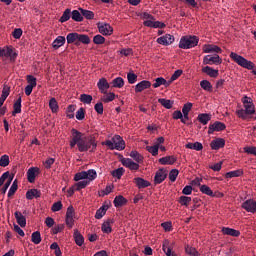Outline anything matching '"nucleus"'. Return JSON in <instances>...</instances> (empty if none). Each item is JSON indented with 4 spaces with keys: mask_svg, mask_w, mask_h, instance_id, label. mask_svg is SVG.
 Masks as SVG:
<instances>
[{
    "mask_svg": "<svg viewBox=\"0 0 256 256\" xmlns=\"http://www.w3.org/2000/svg\"><path fill=\"white\" fill-rule=\"evenodd\" d=\"M69 19H71V9L68 8L63 12L62 16L59 19V22L65 23L66 21H69Z\"/></svg>",
    "mask_w": 256,
    "mask_h": 256,
    "instance_id": "c03bdc74",
    "label": "nucleus"
},
{
    "mask_svg": "<svg viewBox=\"0 0 256 256\" xmlns=\"http://www.w3.org/2000/svg\"><path fill=\"white\" fill-rule=\"evenodd\" d=\"M244 153H247L248 155H255L256 157V147L255 146L244 147Z\"/></svg>",
    "mask_w": 256,
    "mask_h": 256,
    "instance_id": "774afa93",
    "label": "nucleus"
},
{
    "mask_svg": "<svg viewBox=\"0 0 256 256\" xmlns=\"http://www.w3.org/2000/svg\"><path fill=\"white\" fill-rule=\"evenodd\" d=\"M125 205H127V200L125 197H123V195H119L114 198L115 207H123Z\"/></svg>",
    "mask_w": 256,
    "mask_h": 256,
    "instance_id": "c85d7f7f",
    "label": "nucleus"
},
{
    "mask_svg": "<svg viewBox=\"0 0 256 256\" xmlns=\"http://www.w3.org/2000/svg\"><path fill=\"white\" fill-rule=\"evenodd\" d=\"M162 249L167 256H175V252L171 253L173 251V243L171 244L169 240H164Z\"/></svg>",
    "mask_w": 256,
    "mask_h": 256,
    "instance_id": "6ab92c4d",
    "label": "nucleus"
},
{
    "mask_svg": "<svg viewBox=\"0 0 256 256\" xmlns=\"http://www.w3.org/2000/svg\"><path fill=\"white\" fill-rule=\"evenodd\" d=\"M185 251L187 253V255H191V256H201V254H199V251H197V249L195 247H191L189 245H187L185 247Z\"/></svg>",
    "mask_w": 256,
    "mask_h": 256,
    "instance_id": "09e8293b",
    "label": "nucleus"
},
{
    "mask_svg": "<svg viewBox=\"0 0 256 256\" xmlns=\"http://www.w3.org/2000/svg\"><path fill=\"white\" fill-rule=\"evenodd\" d=\"M120 161L122 165L130 169V171H139V163H135L131 158H122Z\"/></svg>",
    "mask_w": 256,
    "mask_h": 256,
    "instance_id": "1a4fd4ad",
    "label": "nucleus"
},
{
    "mask_svg": "<svg viewBox=\"0 0 256 256\" xmlns=\"http://www.w3.org/2000/svg\"><path fill=\"white\" fill-rule=\"evenodd\" d=\"M74 241L78 247L83 246L85 243V238L83 237V234L79 232L77 229L74 230Z\"/></svg>",
    "mask_w": 256,
    "mask_h": 256,
    "instance_id": "393cba45",
    "label": "nucleus"
},
{
    "mask_svg": "<svg viewBox=\"0 0 256 256\" xmlns=\"http://www.w3.org/2000/svg\"><path fill=\"white\" fill-rule=\"evenodd\" d=\"M72 139L70 140V147L73 149L75 145H77L80 153H85V151H89L92 148V151L97 149V141L95 140V136L90 135L88 137H83V134L79 132L77 129L73 128Z\"/></svg>",
    "mask_w": 256,
    "mask_h": 256,
    "instance_id": "f257e3e1",
    "label": "nucleus"
},
{
    "mask_svg": "<svg viewBox=\"0 0 256 256\" xmlns=\"http://www.w3.org/2000/svg\"><path fill=\"white\" fill-rule=\"evenodd\" d=\"M225 129H227L225 123L216 121L213 124L209 125L208 135H212V133H215V131H225Z\"/></svg>",
    "mask_w": 256,
    "mask_h": 256,
    "instance_id": "0eeeda50",
    "label": "nucleus"
},
{
    "mask_svg": "<svg viewBox=\"0 0 256 256\" xmlns=\"http://www.w3.org/2000/svg\"><path fill=\"white\" fill-rule=\"evenodd\" d=\"M93 43H94V45H103V43H105V37L98 34L93 37Z\"/></svg>",
    "mask_w": 256,
    "mask_h": 256,
    "instance_id": "4d7b16f0",
    "label": "nucleus"
},
{
    "mask_svg": "<svg viewBox=\"0 0 256 256\" xmlns=\"http://www.w3.org/2000/svg\"><path fill=\"white\" fill-rule=\"evenodd\" d=\"M177 162V157L175 156H165L159 159L161 165H174Z\"/></svg>",
    "mask_w": 256,
    "mask_h": 256,
    "instance_id": "5701e85b",
    "label": "nucleus"
},
{
    "mask_svg": "<svg viewBox=\"0 0 256 256\" xmlns=\"http://www.w3.org/2000/svg\"><path fill=\"white\" fill-rule=\"evenodd\" d=\"M79 11L81 13V15L83 17H85V19H94L95 18V13H93V11H90V10H85L83 8H79Z\"/></svg>",
    "mask_w": 256,
    "mask_h": 256,
    "instance_id": "e433bc0d",
    "label": "nucleus"
},
{
    "mask_svg": "<svg viewBox=\"0 0 256 256\" xmlns=\"http://www.w3.org/2000/svg\"><path fill=\"white\" fill-rule=\"evenodd\" d=\"M151 87V82L149 80H143L135 86V93H142L145 89Z\"/></svg>",
    "mask_w": 256,
    "mask_h": 256,
    "instance_id": "a211bd4d",
    "label": "nucleus"
},
{
    "mask_svg": "<svg viewBox=\"0 0 256 256\" xmlns=\"http://www.w3.org/2000/svg\"><path fill=\"white\" fill-rule=\"evenodd\" d=\"M202 73H206V75H209V77H219V70H215L209 66L203 67L202 68Z\"/></svg>",
    "mask_w": 256,
    "mask_h": 256,
    "instance_id": "a878e982",
    "label": "nucleus"
},
{
    "mask_svg": "<svg viewBox=\"0 0 256 256\" xmlns=\"http://www.w3.org/2000/svg\"><path fill=\"white\" fill-rule=\"evenodd\" d=\"M97 87L100 93H103V95H105L107 94V90L109 89L110 85L106 78H101L97 83Z\"/></svg>",
    "mask_w": 256,
    "mask_h": 256,
    "instance_id": "dca6fc26",
    "label": "nucleus"
},
{
    "mask_svg": "<svg viewBox=\"0 0 256 256\" xmlns=\"http://www.w3.org/2000/svg\"><path fill=\"white\" fill-rule=\"evenodd\" d=\"M39 175V168L38 167H32L28 169L27 172V179L29 183H35V179Z\"/></svg>",
    "mask_w": 256,
    "mask_h": 256,
    "instance_id": "f3484780",
    "label": "nucleus"
},
{
    "mask_svg": "<svg viewBox=\"0 0 256 256\" xmlns=\"http://www.w3.org/2000/svg\"><path fill=\"white\" fill-rule=\"evenodd\" d=\"M230 57L235 63H237V65L243 67V69H248L249 71L255 69V63L245 59V57L235 52H231Z\"/></svg>",
    "mask_w": 256,
    "mask_h": 256,
    "instance_id": "20e7f679",
    "label": "nucleus"
},
{
    "mask_svg": "<svg viewBox=\"0 0 256 256\" xmlns=\"http://www.w3.org/2000/svg\"><path fill=\"white\" fill-rule=\"evenodd\" d=\"M179 176V170L178 169H172L169 172V179L170 181H172V183H175V181H177V177Z\"/></svg>",
    "mask_w": 256,
    "mask_h": 256,
    "instance_id": "6e6d98bb",
    "label": "nucleus"
},
{
    "mask_svg": "<svg viewBox=\"0 0 256 256\" xmlns=\"http://www.w3.org/2000/svg\"><path fill=\"white\" fill-rule=\"evenodd\" d=\"M191 201V197L189 196H181L178 200L180 205H184L185 207H189V202Z\"/></svg>",
    "mask_w": 256,
    "mask_h": 256,
    "instance_id": "13d9d810",
    "label": "nucleus"
},
{
    "mask_svg": "<svg viewBox=\"0 0 256 256\" xmlns=\"http://www.w3.org/2000/svg\"><path fill=\"white\" fill-rule=\"evenodd\" d=\"M97 27L101 35H106V36L113 35V27L111 25L107 23L103 24L101 22H98Z\"/></svg>",
    "mask_w": 256,
    "mask_h": 256,
    "instance_id": "6e6552de",
    "label": "nucleus"
},
{
    "mask_svg": "<svg viewBox=\"0 0 256 256\" xmlns=\"http://www.w3.org/2000/svg\"><path fill=\"white\" fill-rule=\"evenodd\" d=\"M80 101L81 103H84L86 105H91V101H93V96L89 94H81Z\"/></svg>",
    "mask_w": 256,
    "mask_h": 256,
    "instance_id": "a18cd8bd",
    "label": "nucleus"
},
{
    "mask_svg": "<svg viewBox=\"0 0 256 256\" xmlns=\"http://www.w3.org/2000/svg\"><path fill=\"white\" fill-rule=\"evenodd\" d=\"M222 233L223 235H230V237H239V235H241V232H239L238 230L227 227L222 228Z\"/></svg>",
    "mask_w": 256,
    "mask_h": 256,
    "instance_id": "bb28decb",
    "label": "nucleus"
},
{
    "mask_svg": "<svg viewBox=\"0 0 256 256\" xmlns=\"http://www.w3.org/2000/svg\"><path fill=\"white\" fill-rule=\"evenodd\" d=\"M3 57H9L10 61L17 59V53L13 51L12 47L3 48Z\"/></svg>",
    "mask_w": 256,
    "mask_h": 256,
    "instance_id": "412c9836",
    "label": "nucleus"
},
{
    "mask_svg": "<svg viewBox=\"0 0 256 256\" xmlns=\"http://www.w3.org/2000/svg\"><path fill=\"white\" fill-rule=\"evenodd\" d=\"M200 191L204 195H208L209 197H215V194L213 193V190L207 185H201L200 186Z\"/></svg>",
    "mask_w": 256,
    "mask_h": 256,
    "instance_id": "ea45409f",
    "label": "nucleus"
},
{
    "mask_svg": "<svg viewBox=\"0 0 256 256\" xmlns=\"http://www.w3.org/2000/svg\"><path fill=\"white\" fill-rule=\"evenodd\" d=\"M14 217L20 227H25L27 225V218H25V216H23V213H21L20 211H16L14 213Z\"/></svg>",
    "mask_w": 256,
    "mask_h": 256,
    "instance_id": "4be33fe9",
    "label": "nucleus"
},
{
    "mask_svg": "<svg viewBox=\"0 0 256 256\" xmlns=\"http://www.w3.org/2000/svg\"><path fill=\"white\" fill-rule=\"evenodd\" d=\"M39 197H41V191L38 189L33 188L26 192V199L29 201H32V199H39Z\"/></svg>",
    "mask_w": 256,
    "mask_h": 256,
    "instance_id": "aec40b11",
    "label": "nucleus"
},
{
    "mask_svg": "<svg viewBox=\"0 0 256 256\" xmlns=\"http://www.w3.org/2000/svg\"><path fill=\"white\" fill-rule=\"evenodd\" d=\"M158 103L162 105L165 109H173V100H167L165 98H159Z\"/></svg>",
    "mask_w": 256,
    "mask_h": 256,
    "instance_id": "2f4dec72",
    "label": "nucleus"
},
{
    "mask_svg": "<svg viewBox=\"0 0 256 256\" xmlns=\"http://www.w3.org/2000/svg\"><path fill=\"white\" fill-rule=\"evenodd\" d=\"M130 157L136 161V163H143V155L141 153L137 152V150H133L130 152Z\"/></svg>",
    "mask_w": 256,
    "mask_h": 256,
    "instance_id": "f704fd0d",
    "label": "nucleus"
},
{
    "mask_svg": "<svg viewBox=\"0 0 256 256\" xmlns=\"http://www.w3.org/2000/svg\"><path fill=\"white\" fill-rule=\"evenodd\" d=\"M66 116L68 119H73L75 117V105H69L66 109Z\"/></svg>",
    "mask_w": 256,
    "mask_h": 256,
    "instance_id": "5fc2aeb1",
    "label": "nucleus"
},
{
    "mask_svg": "<svg viewBox=\"0 0 256 256\" xmlns=\"http://www.w3.org/2000/svg\"><path fill=\"white\" fill-rule=\"evenodd\" d=\"M242 102L244 109L237 110L236 115L239 119H243V121H249L251 115H255V104H253V99L247 96L243 97Z\"/></svg>",
    "mask_w": 256,
    "mask_h": 256,
    "instance_id": "f03ea898",
    "label": "nucleus"
},
{
    "mask_svg": "<svg viewBox=\"0 0 256 256\" xmlns=\"http://www.w3.org/2000/svg\"><path fill=\"white\" fill-rule=\"evenodd\" d=\"M63 229H65V224L55 225L52 228V233H53V235H57V233H61V231H63Z\"/></svg>",
    "mask_w": 256,
    "mask_h": 256,
    "instance_id": "69168bd1",
    "label": "nucleus"
},
{
    "mask_svg": "<svg viewBox=\"0 0 256 256\" xmlns=\"http://www.w3.org/2000/svg\"><path fill=\"white\" fill-rule=\"evenodd\" d=\"M87 179V171L78 172L74 176V181H81Z\"/></svg>",
    "mask_w": 256,
    "mask_h": 256,
    "instance_id": "052dcab7",
    "label": "nucleus"
},
{
    "mask_svg": "<svg viewBox=\"0 0 256 256\" xmlns=\"http://www.w3.org/2000/svg\"><path fill=\"white\" fill-rule=\"evenodd\" d=\"M133 183H135V185L138 189H147V187H151V182H149L141 177L134 178Z\"/></svg>",
    "mask_w": 256,
    "mask_h": 256,
    "instance_id": "4468645a",
    "label": "nucleus"
},
{
    "mask_svg": "<svg viewBox=\"0 0 256 256\" xmlns=\"http://www.w3.org/2000/svg\"><path fill=\"white\" fill-rule=\"evenodd\" d=\"M222 63L223 59H221L218 54H215L214 56L207 55L203 59L204 65H221Z\"/></svg>",
    "mask_w": 256,
    "mask_h": 256,
    "instance_id": "423d86ee",
    "label": "nucleus"
},
{
    "mask_svg": "<svg viewBox=\"0 0 256 256\" xmlns=\"http://www.w3.org/2000/svg\"><path fill=\"white\" fill-rule=\"evenodd\" d=\"M210 147L213 151H219V149H223L225 147V139L216 138L211 141Z\"/></svg>",
    "mask_w": 256,
    "mask_h": 256,
    "instance_id": "f8f14e48",
    "label": "nucleus"
},
{
    "mask_svg": "<svg viewBox=\"0 0 256 256\" xmlns=\"http://www.w3.org/2000/svg\"><path fill=\"white\" fill-rule=\"evenodd\" d=\"M62 209H63V203H61V201L55 202L51 207V210L53 211V213H57V211H61Z\"/></svg>",
    "mask_w": 256,
    "mask_h": 256,
    "instance_id": "0e129e2a",
    "label": "nucleus"
},
{
    "mask_svg": "<svg viewBox=\"0 0 256 256\" xmlns=\"http://www.w3.org/2000/svg\"><path fill=\"white\" fill-rule=\"evenodd\" d=\"M63 45H65V36H58L52 43L54 49H59V47H63Z\"/></svg>",
    "mask_w": 256,
    "mask_h": 256,
    "instance_id": "7c9ffc66",
    "label": "nucleus"
},
{
    "mask_svg": "<svg viewBox=\"0 0 256 256\" xmlns=\"http://www.w3.org/2000/svg\"><path fill=\"white\" fill-rule=\"evenodd\" d=\"M197 121H199V123H201L202 125H207L209 121H211V114H207V113L199 114L197 117Z\"/></svg>",
    "mask_w": 256,
    "mask_h": 256,
    "instance_id": "cd10ccee",
    "label": "nucleus"
},
{
    "mask_svg": "<svg viewBox=\"0 0 256 256\" xmlns=\"http://www.w3.org/2000/svg\"><path fill=\"white\" fill-rule=\"evenodd\" d=\"M165 179H167V170L160 168L155 174L154 185L163 183Z\"/></svg>",
    "mask_w": 256,
    "mask_h": 256,
    "instance_id": "9b49d317",
    "label": "nucleus"
},
{
    "mask_svg": "<svg viewBox=\"0 0 256 256\" xmlns=\"http://www.w3.org/2000/svg\"><path fill=\"white\" fill-rule=\"evenodd\" d=\"M13 109V117H15V115H17L18 113H21V96H19L18 99L14 102Z\"/></svg>",
    "mask_w": 256,
    "mask_h": 256,
    "instance_id": "473e14b6",
    "label": "nucleus"
},
{
    "mask_svg": "<svg viewBox=\"0 0 256 256\" xmlns=\"http://www.w3.org/2000/svg\"><path fill=\"white\" fill-rule=\"evenodd\" d=\"M112 141H113L115 149H117V151H123V149H125V140H123V138L121 136L115 135L112 138Z\"/></svg>",
    "mask_w": 256,
    "mask_h": 256,
    "instance_id": "ddd939ff",
    "label": "nucleus"
},
{
    "mask_svg": "<svg viewBox=\"0 0 256 256\" xmlns=\"http://www.w3.org/2000/svg\"><path fill=\"white\" fill-rule=\"evenodd\" d=\"M199 44V37L197 36H184L179 42L180 49H191L197 47Z\"/></svg>",
    "mask_w": 256,
    "mask_h": 256,
    "instance_id": "39448f33",
    "label": "nucleus"
},
{
    "mask_svg": "<svg viewBox=\"0 0 256 256\" xmlns=\"http://www.w3.org/2000/svg\"><path fill=\"white\" fill-rule=\"evenodd\" d=\"M66 41L68 45L74 44L76 47H79L81 43L82 45H89L91 43V38L87 34L72 32L66 36Z\"/></svg>",
    "mask_w": 256,
    "mask_h": 256,
    "instance_id": "7ed1b4c3",
    "label": "nucleus"
},
{
    "mask_svg": "<svg viewBox=\"0 0 256 256\" xmlns=\"http://www.w3.org/2000/svg\"><path fill=\"white\" fill-rule=\"evenodd\" d=\"M186 149H193L194 151H203V144L201 142L187 143Z\"/></svg>",
    "mask_w": 256,
    "mask_h": 256,
    "instance_id": "c756f323",
    "label": "nucleus"
},
{
    "mask_svg": "<svg viewBox=\"0 0 256 256\" xmlns=\"http://www.w3.org/2000/svg\"><path fill=\"white\" fill-rule=\"evenodd\" d=\"M86 174H87V179H89V181H93L94 179H97V172L93 169L86 171Z\"/></svg>",
    "mask_w": 256,
    "mask_h": 256,
    "instance_id": "338daca9",
    "label": "nucleus"
},
{
    "mask_svg": "<svg viewBox=\"0 0 256 256\" xmlns=\"http://www.w3.org/2000/svg\"><path fill=\"white\" fill-rule=\"evenodd\" d=\"M9 155H2L0 158V167H7L9 166Z\"/></svg>",
    "mask_w": 256,
    "mask_h": 256,
    "instance_id": "bf43d9fd",
    "label": "nucleus"
},
{
    "mask_svg": "<svg viewBox=\"0 0 256 256\" xmlns=\"http://www.w3.org/2000/svg\"><path fill=\"white\" fill-rule=\"evenodd\" d=\"M31 241L34 243V245H39V243H41V232L36 231L32 233Z\"/></svg>",
    "mask_w": 256,
    "mask_h": 256,
    "instance_id": "de8ad7c7",
    "label": "nucleus"
},
{
    "mask_svg": "<svg viewBox=\"0 0 256 256\" xmlns=\"http://www.w3.org/2000/svg\"><path fill=\"white\" fill-rule=\"evenodd\" d=\"M146 151H148V153H151L153 157H157V155H159V146H156V144L154 146H147Z\"/></svg>",
    "mask_w": 256,
    "mask_h": 256,
    "instance_id": "603ef678",
    "label": "nucleus"
},
{
    "mask_svg": "<svg viewBox=\"0 0 256 256\" xmlns=\"http://www.w3.org/2000/svg\"><path fill=\"white\" fill-rule=\"evenodd\" d=\"M87 185H89V182L87 180H84V181H80V182H77L76 184H74V187H76L77 191H81V189H85V187H87Z\"/></svg>",
    "mask_w": 256,
    "mask_h": 256,
    "instance_id": "680f3d73",
    "label": "nucleus"
},
{
    "mask_svg": "<svg viewBox=\"0 0 256 256\" xmlns=\"http://www.w3.org/2000/svg\"><path fill=\"white\" fill-rule=\"evenodd\" d=\"M13 177H15V174H12V175L8 178V180H7V182L4 184V186L1 188L0 193H2V195H5V194L7 193V190L9 189V187H10L12 181H13Z\"/></svg>",
    "mask_w": 256,
    "mask_h": 256,
    "instance_id": "a19ab883",
    "label": "nucleus"
},
{
    "mask_svg": "<svg viewBox=\"0 0 256 256\" xmlns=\"http://www.w3.org/2000/svg\"><path fill=\"white\" fill-rule=\"evenodd\" d=\"M127 79H128V83H130V85H133V83L137 82V74L133 72H129L127 74Z\"/></svg>",
    "mask_w": 256,
    "mask_h": 256,
    "instance_id": "e2e57ef3",
    "label": "nucleus"
},
{
    "mask_svg": "<svg viewBox=\"0 0 256 256\" xmlns=\"http://www.w3.org/2000/svg\"><path fill=\"white\" fill-rule=\"evenodd\" d=\"M111 223H113L112 219H108L106 222H104L102 224V231L103 233H111V231H113V229H111Z\"/></svg>",
    "mask_w": 256,
    "mask_h": 256,
    "instance_id": "4c0bfd02",
    "label": "nucleus"
},
{
    "mask_svg": "<svg viewBox=\"0 0 256 256\" xmlns=\"http://www.w3.org/2000/svg\"><path fill=\"white\" fill-rule=\"evenodd\" d=\"M103 103H111V101H115V93L113 92H106V95L101 98Z\"/></svg>",
    "mask_w": 256,
    "mask_h": 256,
    "instance_id": "37998d69",
    "label": "nucleus"
},
{
    "mask_svg": "<svg viewBox=\"0 0 256 256\" xmlns=\"http://www.w3.org/2000/svg\"><path fill=\"white\" fill-rule=\"evenodd\" d=\"M173 41H175V37L171 34H166L165 36L159 37L157 39V43H159V45H171V43H173Z\"/></svg>",
    "mask_w": 256,
    "mask_h": 256,
    "instance_id": "2eb2a0df",
    "label": "nucleus"
},
{
    "mask_svg": "<svg viewBox=\"0 0 256 256\" xmlns=\"http://www.w3.org/2000/svg\"><path fill=\"white\" fill-rule=\"evenodd\" d=\"M49 107L52 113H57L59 111V104L57 103V99L51 98L49 101Z\"/></svg>",
    "mask_w": 256,
    "mask_h": 256,
    "instance_id": "79ce46f5",
    "label": "nucleus"
},
{
    "mask_svg": "<svg viewBox=\"0 0 256 256\" xmlns=\"http://www.w3.org/2000/svg\"><path fill=\"white\" fill-rule=\"evenodd\" d=\"M241 175H243V171L236 170V171H231V172L226 173L225 177H226V179H233V177H241Z\"/></svg>",
    "mask_w": 256,
    "mask_h": 256,
    "instance_id": "3c124183",
    "label": "nucleus"
},
{
    "mask_svg": "<svg viewBox=\"0 0 256 256\" xmlns=\"http://www.w3.org/2000/svg\"><path fill=\"white\" fill-rule=\"evenodd\" d=\"M72 19L73 21H76L77 23H81L83 21V14L79 12L78 10H73L72 11Z\"/></svg>",
    "mask_w": 256,
    "mask_h": 256,
    "instance_id": "8fccbe9b",
    "label": "nucleus"
},
{
    "mask_svg": "<svg viewBox=\"0 0 256 256\" xmlns=\"http://www.w3.org/2000/svg\"><path fill=\"white\" fill-rule=\"evenodd\" d=\"M200 87L204 91H208V93H211L213 91V85H211V82H209V80H202L200 82Z\"/></svg>",
    "mask_w": 256,
    "mask_h": 256,
    "instance_id": "c9c22d12",
    "label": "nucleus"
},
{
    "mask_svg": "<svg viewBox=\"0 0 256 256\" xmlns=\"http://www.w3.org/2000/svg\"><path fill=\"white\" fill-rule=\"evenodd\" d=\"M123 173H125V169L123 167L118 168L111 172L112 177H116V179H121L123 177Z\"/></svg>",
    "mask_w": 256,
    "mask_h": 256,
    "instance_id": "864d4df0",
    "label": "nucleus"
},
{
    "mask_svg": "<svg viewBox=\"0 0 256 256\" xmlns=\"http://www.w3.org/2000/svg\"><path fill=\"white\" fill-rule=\"evenodd\" d=\"M125 85V80L121 77H117L112 81V87L121 89Z\"/></svg>",
    "mask_w": 256,
    "mask_h": 256,
    "instance_id": "58836bf2",
    "label": "nucleus"
},
{
    "mask_svg": "<svg viewBox=\"0 0 256 256\" xmlns=\"http://www.w3.org/2000/svg\"><path fill=\"white\" fill-rule=\"evenodd\" d=\"M204 53H221V48L217 45L206 44L203 46Z\"/></svg>",
    "mask_w": 256,
    "mask_h": 256,
    "instance_id": "b1692460",
    "label": "nucleus"
},
{
    "mask_svg": "<svg viewBox=\"0 0 256 256\" xmlns=\"http://www.w3.org/2000/svg\"><path fill=\"white\" fill-rule=\"evenodd\" d=\"M109 209V205H103L100 207L95 214V219H102L105 213H107V210Z\"/></svg>",
    "mask_w": 256,
    "mask_h": 256,
    "instance_id": "72a5a7b5",
    "label": "nucleus"
},
{
    "mask_svg": "<svg viewBox=\"0 0 256 256\" xmlns=\"http://www.w3.org/2000/svg\"><path fill=\"white\" fill-rule=\"evenodd\" d=\"M248 213H256V201L253 199L246 200L241 205Z\"/></svg>",
    "mask_w": 256,
    "mask_h": 256,
    "instance_id": "9d476101",
    "label": "nucleus"
},
{
    "mask_svg": "<svg viewBox=\"0 0 256 256\" xmlns=\"http://www.w3.org/2000/svg\"><path fill=\"white\" fill-rule=\"evenodd\" d=\"M17 189H19V185L17 179H15L9 189L8 197H13V195H15V193L17 192Z\"/></svg>",
    "mask_w": 256,
    "mask_h": 256,
    "instance_id": "49530a36",
    "label": "nucleus"
}]
</instances>
